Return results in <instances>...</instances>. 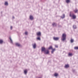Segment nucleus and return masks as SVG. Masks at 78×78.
I'll list each match as a JSON object with an SVG mask.
<instances>
[{"instance_id": "obj_29", "label": "nucleus", "mask_w": 78, "mask_h": 78, "mask_svg": "<svg viewBox=\"0 0 78 78\" xmlns=\"http://www.w3.org/2000/svg\"><path fill=\"white\" fill-rule=\"evenodd\" d=\"M55 47H56V48H58V45H55Z\"/></svg>"}, {"instance_id": "obj_23", "label": "nucleus", "mask_w": 78, "mask_h": 78, "mask_svg": "<svg viewBox=\"0 0 78 78\" xmlns=\"http://www.w3.org/2000/svg\"><path fill=\"white\" fill-rule=\"evenodd\" d=\"M58 75V74L55 73L54 74V76H57Z\"/></svg>"}, {"instance_id": "obj_19", "label": "nucleus", "mask_w": 78, "mask_h": 78, "mask_svg": "<svg viewBox=\"0 0 78 78\" xmlns=\"http://www.w3.org/2000/svg\"><path fill=\"white\" fill-rule=\"evenodd\" d=\"M61 17L62 18V19H64V18H65V15L63 14V16H61Z\"/></svg>"}, {"instance_id": "obj_7", "label": "nucleus", "mask_w": 78, "mask_h": 78, "mask_svg": "<svg viewBox=\"0 0 78 78\" xmlns=\"http://www.w3.org/2000/svg\"><path fill=\"white\" fill-rule=\"evenodd\" d=\"M59 37H54V39L55 41H58V40H59Z\"/></svg>"}, {"instance_id": "obj_11", "label": "nucleus", "mask_w": 78, "mask_h": 78, "mask_svg": "<svg viewBox=\"0 0 78 78\" xmlns=\"http://www.w3.org/2000/svg\"><path fill=\"white\" fill-rule=\"evenodd\" d=\"M68 56H73V54L72 53H69L68 54Z\"/></svg>"}, {"instance_id": "obj_31", "label": "nucleus", "mask_w": 78, "mask_h": 78, "mask_svg": "<svg viewBox=\"0 0 78 78\" xmlns=\"http://www.w3.org/2000/svg\"><path fill=\"white\" fill-rule=\"evenodd\" d=\"M39 78H41V77H39Z\"/></svg>"}, {"instance_id": "obj_21", "label": "nucleus", "mask_w": 78, "mask_h": 78, "mask_svg": "<svg viewBox=\"0 0 78 78\" xmlns=\"http://www.w3.org/2000/svg\"><path fill=\"white\" fill-rule=\"evenodd\" d=\"M69 67V65H66L65 66V68H67L68 67Z\"/></svg>"}, {"instance_id": "obj_10", "label": "nucleus", "mask_w": 78, "mask_h": 78, "mask_svg": "<svg viewBox=\"0 0 78 78\" xmlns=\"http://www.w3.org/2000/svg\"><path fill=\"white\" fill-rule=\"evenodd\" d=\"M30 19L31 20H32L33 19V16H30Z\"/></svg>"}, {"instance_id": "obj_25", "label": "nucleus", "mask_w": 78, "mask_h": 78, "mask_svg": "<svg viewBox=\"0 0 78 78\" xmlns=\"http://www.w3.org/2000/svg\"><path fill=\"white\" fill-rule=\"evenodd\" d=\"M74 49H75V50H78V47H74Z\"/></svg>"}, {"instance_id": "obj_28", "label": "nucleus", "mask_w": 78, "mask_h": 78, "mask_svg": "<svg viewBox=\"0 0 78 78\" xmlns=\"http://www.w3.org/2000/svg\"><path fill=\"white\" fill-rule=\"evenodd\" d=\"M12 28H13V27H12V26H11L10 27V30H12Z\"/></svg>"}, {"instance_id": "obj_15", "label": "nucleus", "mask_w": 78, "mask_h": 78, "mask_svg": "<svg viewBox=\"0 0 78 78\" xmlns=\"http://www.w3.org/2000/svg\"><path fill=\"white\" fill-rule=\"evenodd\" d=\"M48 50H50V49H51L52 50L53 49V47L51 46L48 48Z\"/></svg>"}, {"instance_id": "obj_14", "label": "nucleus", "mask_w": 78, "mask_h": 78, "mask_svg": "<svg viewBox=\"0 0 78 78\" xmlns=\"http://www.w3.org/2000/svg\"><path fill=\"white\" fill-rule=\"evenodd\" d=\"M16 45L18 47H20V44L18 43H16Z\"/></svg>"}, {"instance_id": "obj_9", "label": "nucleus", "mask_w": 78, "mask_h": 78, "mask_svg": "<svg viewBox=\"0 0 78 78\" xmlns=\"http://www.w3.org/2000/svg\"><path fill=\"white\" fill-rule=\"evenodd\" d=\"M9 39L10 41V43L11 44H12L13 43V41H12V39H11V37H9Z\"/></svg>"}, {"instance_id": "obj_6", "label": "nucleus", "mask_w": 78, "mask_h": 78, "mask_svg": "<svg viewBox=\"0 0 78 78\" xmlns=\"http://www.w3.org/2000/svg\"><path fill=\"white\" fill-rule=\"evenodd\" d=\"M45 54H48L49 53V51L48 50H47L45 51V52H44Z\"/></svg>"}, {"instance_id": "obj_1", "label": "nucleus", "mask_w": 78, "mask_h": 78, "mask_svg": "<svg viewBox=\"0 0 78 78\" xmlns=\"http://www.w3.org/2000/svg\"><path fill=\"white\" fill-rule=\"evenodd\" d=\"M66 39V34H63L62 35V41H64Z\"/></svg>"}, {"instance_id": "obj_20", "label": "nucleus", "mask_w": 78, "mask_h": 78, "mask_svg": "<svg viewBox=\"0 0 78 78\" xmlns=\"http://www.w3.org/2000/svg\"><path fill=\"white\" fill-rule=\"evenodd\" d=\"M74 41V40H73V39H71V43H73V42Z\"/></svg>"}, {"instance_id": "obj_30", "label": "nucleus", "mask_w": 78, "mask_h": 78, "mask_svg": "<svg viewBox=\"0 0 78 78\" xmlns=\"http://www.w3.org/2000/svg\"><path fill=\"white\" fill-rule=\"evenodd\" d=\"M13 19H14V17L13 16Z\"/></svg>"}, {"instance_id": "obj_22", "label": "nucleus", "mask_w": 78, "mask_h": 78, "mask_svg": "<svg viewBox=\"0 0 78 78\" xmlns=\"http://www.w3.org/2000/svg\"><path fill=\"white\" fill-rule=\"evenodd\" d=\"M52 25L54 27H55V26H56V23H54L52 24Z\"/></svg>"}, {"instance_id": "obj_3", "label": "nucleus", "mask_w": 78, "mask_h": 78, "mask_svg": "<svg viewBox=\"0 0 78 78\" xmlns=\"http://www.w3.org/2000/svg\"><path fill=\"white\" fill-rule=\"evenodd\" d=\"M32 45L34 48V49H35V48H36V43H34V44H33Z\"/></svg>"}, {"instance_id": "obj_13", "label": "nucleus", "mask_w": 78, "mask_h": 78, "mask_svg": "<svg viewBox=\"0 0 78 78\" xmlns=\"http://www.w3.org/2000/svg\"><path fill=\"white\" fill-rule=\"evenodd\" d=\"M74 11L75 13H76V12H78V9H76L74 10Z\"/></svg>"}, {"instance_id": "obj_4", "label": "nucleus", "mask_w": 78, "mask_h": 78, "mask_svg": "<svg viewBox=\"0 0 78 78\" xmlns=\"http://www.w3.org/2000/svg\"><path fill=\"white\" fill-rule=\"evenodd\" d=\"M42 51H44V52H45L46 50H45V48H42L41 49Z\"/></svg>"}, {"instance_id": "obj_16", "label": "nucleus", "mask_w": 78, "mask_h": 78, "mask_svg": "<svg viewBox=\"0 0 78 78\" xmlns=\"http://www.w3.org/2000/svg\"><path fill=\"white\" fill-rule=\"evenodd\" d=\"M5 6H8V2H5Z\"/></svg>"}, {"instance_id": "obj_26", "label": "nucleus", "mask_w": 78, "mask_h": 78, "mask_svg": "<svg viewBox=\"0 0 78 78\" xmlns=\"http://www.w3.org/2000/svg\"><path fill=\"white\" fill-rule=\"evenodd\" d=\"M37 40H39V41H40V40H41V38H40V37H38L37 38Z\"/></svg>"}, {"instance_id": "obj_18", "label": "nucleus", "mask_w": 78, "mask_h": 78, "mask_svg": "<svg viewBox=\"0 0 78 78\" xmlns=\"http://www.w3.org/2000/svg\"><path fill=\"white\" fill-rule=\"evenodd\" d=\"M73 27L74 29H76V25H74L73 26Z\"/></svg>"}, {"instance_id": "obj_2", "label": "nucleus", "mask_w": 78, "mask_h": 78, "mask_svg": "<svg viewBox=\"0 0 78 78\" xmlns=\"http://www.w3.org/2000/svg\"><path fill=\"white\" fill-rule=\"evenodd\" d=\"M70 17H73V19H76V16L74 15L73 13H72H72H71V12H70Z\"/></svg>"}, {"instance_id": "obj_24", "label": "nucleus", "mask_w": 78, "mask_h": 78, "mask_svg": "<svg viewBox=\"0 0 78 78\" xmlns=\"http://www.w3.org/2000/svg\"><path fill=\"white\" fill-rule=\"evenodd\" d=\"M66 2L67 3H69V2H70V0H66Z\"/></svg>"}, {"instance_id": "obj_27", "label": "nucleus", "mask_w": 78, "mask_h": 78, "mask_svg": "<svg viewBox=\"0 0 78 78\" xmlns=\"http://www.w3.org/2000/svg\"><path fill=\"white\" fill-rule=\"evenodd\" d=\"M25 35H27L28 34V32H25Z\"/></svg>"}, {"instance_id": "obj_5", "label": "nucleus", "mask_w": 78, "mask_h": 78, "mask_svg": "<svg viewBox=\"0 0 78 78\" xmlns=\"http://www.w3.org/2000/svg\"><path fill=\"white\" fill-rule=\"evenodd\" d=\"M37 34L38 36H41V33L40 32L37 33Z\"/></svg>"}, {"instance_id": "obj_8", "label": "nucleus", "mask_w": 78, "mask_h": 78, "mask_svg": "<svg viewBox=\"0 0 78 78\" xmlns=\"http://www.w3.org/2000/svg\"><path fill=\"white\" fill-rule=\"evenodd\" d=\"M52 51H51V53L53 54V53L54 51H55L56 50V49L55 48H54V49L52 48Z\"/></svg>"}, {"instance_id": "obj_12", "label": "nucleus", "mask_w": 78, "mask_h": 78, "mask_svg": "<svg viewBox=\"0 0 78 78\" xmlns=\"http://www.w3.org/2000/svg\"><path fill=\"white\" fill-rule=\"evenodd\" d=\"M3 43V41L2 40H0V44H2Z\"/></svg>"}, {"instance_id": "obj_17", "label": "nucleus", "mask_w": 78, "mask_h": 78, "mask_svg": "<svg viewBox=\"0 0 78 78\" xmlns=\"http://www.w3.org/2000/svg\"><path fill=\"white\" fill-rule=\"evenodd\" d=\"M24 73L25 74V75H26L27 74V70L26 69V70H24Z\"/></svg>"}]
</instances>
